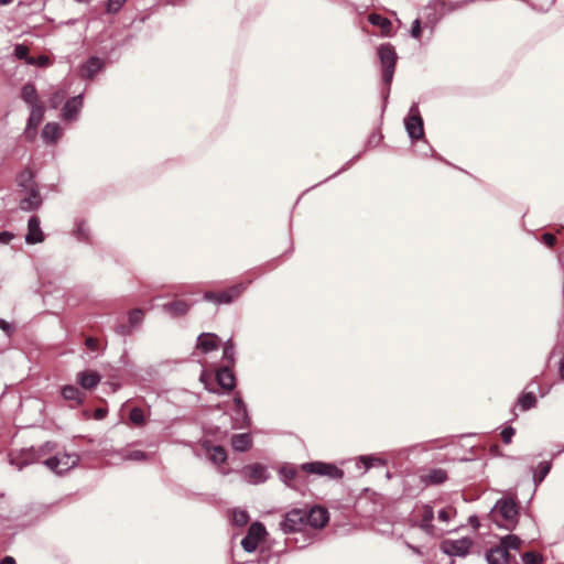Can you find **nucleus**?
<instances>
[{"instance_id":"473e14b6","label":"nucleus","mask_w":564,"mask_h":564,"mask_svg":"<svg viewBox=\"0 0 564 564\" xmlns=\"http://www.w3.org/2000/svg\"><path fill=\"white\" fill-rule=\"evenodd\" d=\"M280 473V477L282 479V481L284 484H286L288 486H292L291 485V481L295 478L296 476V470L293 466H290V465H285V466H282L279 470Z\"/></svg>"},{"instance_id":"4d7b16f0","label":"nucleus","mask_w":564,"mask_h":564,"mask_svg":"<svg viewBox=\"0 0 564 564\" xmlns=\"http://www.w3.org/2000/svg\"><path fill=\"white\" fill-rule=\"evenodd\" d=\"M0 328L4 330L6 333L10 332V324L6 322L4 319H0Z\"/></svg>"},{"instance_id":"09e8293b","label":"nucleus","mask_w":564,"mask_h":564,"mask_svg":"<svg viewBox=\"0 0 564 564\" xmlns=\"http://www.w3.org/2000/svg\"><path fill=\"white\" fill-rule=\"evenodd\" d=\"M234 345L228 341L226 344V346L224 347V358H226L228 361L232 362L234 361Z\"/></svg>"},{"instance_id":"39448f33","label":"nucleus","mask_w":564,"mask_h":564,"mask_svg":"<svg viewBox=\"0 0 564 564\" xmlns=\"http://www.w3.org/2000/svg\"><path fill=\"white\" fill-rule=\"evenodd\" d=\"M79 462V456L75 453H64L51 457L44 462L45 466L55 474H63L74 468Z\"/></svg>"},{"instance_id":"bf43d9fd","label":"nucleus","mask_w":564,"mask_h":564,"mask_svg":"<svg viewBox=\"0 0 564 564\" xmlns=\"http://www.w3.org/2000/svg\"><path fill=\"white\" fill-rule=\"evenodd\" d=\"M469 523L475 528L477 529L479 527V521H478V518L473 516L469 518Z\"/></svg>"},{"instance_id":"f257e3e1","label":"nucleus","mask_w":564,"mask_h":564,"mask_svg":"<svg viewBox=\"0 0 564 564\" xmlns=\"http://www.w3.org/2000/svg\"><path fill=\"white\" fill-rule=\"evenodd\" d=\"M519 511L514 500L502 498L491 508L489 517L497 527L512 530L516 527Z\"/></svg>"},{"instance_id":"c756f323","label":"nucleus","mask_w":564,"mask_h":564,"mask_svg":"<svg viewBox=\"0 0 564 564\" xmlns=\"http://www.w3.org/2000/svg\"><path fill=\"white\" fill-rule=\"evenodd\" d=\"M235 406H236V421L245 423L248 421V413L246 404L239 395L235 397Z\"/></svg>"},{"instance_id":"9b49d317","label":"nucleus","mask_w":564,"mask_h":564,"mask_svg":"<svg viewBox=\"0 0 564 564\" xmlns=\"http://www.w3.org/2000/svg\"><path fill=\"white\" fill-rule=\"evenodd\" d=\"M24 196L20 200V208L22 210H33L41 206L42 197L36 186H31L23 191Z\"/></svg>"},{"instance_id":"f3484780","label":"nucleus","mask_w":564,"mask_h":564,"mask_svg":"<svg viewBox=\"0 0 564 564\" xmlns=\"http://www.w3.org/2000/svg\"><path fill=\"white\" fill-rule=\"evenodd\" d=\"M77 381L83 389L90 390L100 382V376L95 371H82L77 373Z\"/></svg>"},{"instance_id":"e2e57ef3","label":"nucleus","mask_w":564,"mask_h":564,"mask_svg":"<svg viewBox=\"0 0 564 564\" xmlns=\"http://www.w3.org/2000/svg\"><path fill=\"white\" fill-rule=\"evenodd\" d=\"M411 549H412V550H414V551H415V553H420L417 549H415V547H413V546H411Z\"/></svg>"},{"instance_id":"1a4fd4ad","label":"nucleus","mask_w":564,"mask_h":564,"mask_svg":"<svg viewBox=\"0 0 564 564\" xmlns=\"http://www.w3.org/2000/svg\"><path fill=\"white\" fill-rule=\"evenodd\" d=\"M267 534L265 528L260 522H253L249 529L247 535L241 541L242 549L248 552H254L258 547L259 542Z\"/></svg>"},{"instance_id":"49530a36","label":"nucleus","mask_w":564,"mask_h":564,"mask_svg":"<svg viewBox=\"0 0 564 564\" xmlns=\"http://www.w3.org/2000/svg\"><path fill=\"white\" fill-rule=\"evenodd\" d=\"M454 514H455V511H453L451 508H448V509L440 510L437 517L441 521L448 522Z\"/></svg>"},{"instance_id":"20e7f679","label":"nucleus","mask_w":564,"mask_h":564,"mask_svg":"<svg viewBox=\"0 0 564 564\" xmlns=\"http://www.w3.org/2000/svg\"><path fill=\"white\" fill-rule=\"evenodd\" d=\"M405 130L412 140L422 139L424 135L423 119L420 115L419 106L414 102L404 118Z\"/></svg>"},{"instance_id":"c85d7f7f","label":"nucleus","mask_w":564,"mask_h":564,"mask_svg":"<svg viewBox=\"0 0 564 564\" xmlns=\"http://www.w3.org/2000/svg\"><path fill=\"white\" fill-rule=\"evenodd\" d=\"M521 543L522 541L519 536L509 534L500 540L499 545L503 546L505 550L510 553L511 550L518 551L521 547Z\"/></svg>"},{"instance_id":"6ab92c4d","label":"nucleus","mask_w":564,"mask_h":564,"mask_svg":"<svg viewBox=\"0 0 564 564\" xmlns=\"http://www.w3.org/2000/svg\"><path fill=\"white\" fill-rule=\"evenodd\" d=\"M368 21L372 25L379 26L381 29L382 36H387V37L391 36L392 23L389 19H387L380 14H377V13H371L368 17Z\"/></svg>"},{"instance_id":"6e6d98bb","label":"nucleus","mask_w":564,"mask_h":564,"mask_svg":"<svg viewBox=\"0 0 564 564\" xmlns=\"http://www.w3.org/2000/svg\"><path fill=\"white\" fill-rule=\"evenodd\" d=\"M106 413H107V411H106V410H104V409H97V410L95 411V419H97V420H101V419H104V417L106 416Z\"/></svg>"},{"instance_id":"79ce46f5","label":"nucleus","mask_w":564,"mask_h":564,"mask_svg":"<svg viewBox=\"0 0 564 564\" xmlns=\"http://www.w3.org/2000/svg\"><path fill=\"white\" fill-rule=\"evenodd\" d=\"M26 64L45 67V66H48L51 64V61H50V58L47 56L41 55L37 58H34V57L26 58Z\"/></svg>"},{"instance_id":"423d86ee","label":"nucleus","mask_w":564,"mask_h":564,"mask_svg":"<svg viewBox=\"0 0 564 564\" xmlns=\"http://www.w3.org/2000/svg\"><path fill=\"white\" fill-rule=\"evenodd\" d=\"M473 544L474 541L470 538L446 539L440 547L443 553L449 556H466Z\"/></svg>"},{"instance_id":"603ef678","label":"nucleus","mask_w":564,"mask_h":564,"mask_svg":"<svg viewBox=\"0 0 564 564\" xmlns=\"http://www.w3.org/2000/svg\"><path fill=\"white\" fill-rule=\"evenodd\" d=\"M542 241H543L546 246H549V247H553V246H554V243H555V241H556V238H555V236H554V235H552V234H547V232H546V234H544V235L542 236Z\"/></svg>"},{"instance_id":"5fc2aeb1","label":"nucleus","mask_w":564,"mask_h":564,"mask_svg":"<svg viewBox=\"0 0 564 564\" xmlns=\"http://www.w3.org/2000/svg\"><path fill=\"white\" fill-rule=\"evenodd\" d=\"M86 346L91 349V350H96L97 349V346H98V341L97 339L93 338V337H88L86 339Z\"/></svg>"},{"instance_id":"4c0bfd02","label":"nucleus","mask_w":564,"mask_h":564,"mask_svg":"<svg viewBox=\"0 0 564 564\" xmlns=\"http://www.w3.org/2000/svg\"><path fill=\"white\" fill-rule=\"evenodd\" d=\"M446 473L442 469H434L427 475V480L431 484H442L446 480Z\"/></svg>"},{"instance_id":"393cba45","label":"nucleus","mask_w":564,"mask_h":564,"mask_svg":"<svg viewBox=\"0 0 564 564\" xmlns=\"http://www.w3.org/2000/svg\"><path fill=\"white\" fill-rule=\"evenodd\" d=\"M189 305L184 301H175L163 305V310L172 316H181L187 313Z\"/></svg>"},{"instance_id":"4be33fe9","label":"nucleus","mask_w":564,"mask_h":564,"mask_svg":"<svg viewBox=\"0 0 564 564\" xmlns=\"http://www.w3.org/2000/svg\"><path fill=\"white\" fill-rule=\"evenodd\" d=\"M252 443L251 436L248 433L235 434L231 437V446L237 452H246L250 448Z\"/></svg>"},{"instance_id":"5701e85b","label":"nucleus","mask_w":564,"mask_h":564,"mask_svg":"<svg viewBox=\"0 0 564 564\" xmlns=\"http://www.w3.org/2000/svg\"><path fill=\"white\" fill-rule=\"evenodd\" d=\"M102 61L98 57H90L82 68V76L93 78L102 68Z\"/></svg>"},{"instance_id":"58836bf2","label":"nucleus","mask_w":564,"mask_h":564,"mask_svg":"<svg viewBox=\"0 0 564 564\" xmlns=\"http://www.w3.org/2000/svg\"><path fill=\"white\" fill-rule=\"evenodd\" d=\"M523 564H540L543 562V556L535 552H525L522 555Z\"/></svg>"},{"instance_id":"a18cd8bd","label":"nucleus","mask_w":564,"mask_h":564,"mask_svg":"<svg viewBox=\"0 0 564 564\" xmlns=\"http://www.w3.org/2000/svg\"><path fill=\"white\" fill-rule=\"evenodd\" d=\"M422 35L421 21L419 19L414 20L411 26V36L413 39L419 40Z\"/></svg>"},{"instance_id":"9d476101","label":"nucleus","mask_w":564,"mask_h":564,"mask_svg":"<svg viewBox=\"0 0 564 564\" xmlns=\"http://www.w3.org/2000/svg\"><path fill=\"white\" fill-rule=\"evenodd\" d=\"M306 511L301 509L291 510L285 514L284 520L281 522L280 527L284 533L297 532L301 531L303 525L306 522Z\"/></svg>"},{"instance_id":"a19ab883","label":"nucleus","mask_w":564,"mask_h":564,"mask_svg":"<svg viewBox=\"0 0 564 564\" xmlns=\"http://www.w3.org/2000/svg\"><path fill=\"white\" fill-rule=\"evenodd\" d=\"M14 56L18 59H24L26 62V58H31L29 56V47L24 44H17L14 47Z\"/></svg>"},{"instance_id":"b1692460","label":"nucleus","mask_w":564,"mask_h":564,"mask_svg":"<svg viewBox=\"0 0 564 564\" xmlns=\"http://www.w3.org/2000/svg\"><path fill=\"white\" fill-rule=\"evenodd\" d=\"M21 97L30 107L34 105H42L39 101L35 86L31 83H28L22 87Z\"/></svg>"},{"instance_id":"0eeeda50","label":"nucleus","mask_w":564,"mask_h":564,"mask_svg":"<svg viewBox=\"0 0 564 564\" xmlns=\"http://www.w3.org/2000/svg\"><path fill=\"white\" fill-rule=\"evenodd\" d=\"M246 290V284L239 283L235 284L226 291L215 293V292H206L204 294V300L208 302H214L216 304H229L236 299L240 296V294Z\"/></svg>"},{"instance_id":"7ed1b4c3","label":"nucleus","mask_w":564,"mask_h":564,"mask_svg":"<svg viewBox=\"0 0 564 564\" xmlns=\"http://www.w3.org/2000/svg\"><path fill=\"white\" fill-rule=\"evenodd\" d=\"M301 470L314 474L317 476H324L329 479H341L344 476V471L338 468L336 465L324 462H311L304 463L300 466Z\"/></svg>"},{"instance_id":"bb28decb","label":"nucleus","mask_w":564,"mask_h":564,"mask_svg":"<svg viewBox=\"0 0 564 564\" xmlns=\"http://www.w3.org/2000/svg\"><path fill=\"white\" fill-rule=\"evenodd\" d=\"M62 395L67 401H74L76 405L83 403V394L75 386H65L62 389Z\"/></svg>"},{"instance_id":"f8f14e48","label":"nucleus","mask_w":564,"mask_h":564,"mask_svg":"<svg viewBox=\"0 0 564 564\" xmlns=\"http://www.w3.org/2000/svg\"><path fill=\"white\" fill-rule=\"evenodd\" d=\"M486 558L488 564H517L516 557L500 545L491 549L487 553Z\"/></svg>"},{"instance_id":"aec40b11","label":"nucleus","mask_w":564,"mask_h":564,"mask_svg":"<svg viewBox=\"0 0 564 564\" xmlns=\"http://www.w3.org/2000/svg\"><path fill=\"white\" fill-rule=\"evenodd\" d=\"M62 134L61 127L55 122H48L42 130V138L47 143H55Z\"/></svg>"},{"instance_id":"864d4df0","label":"nucleus","mask_w":564,"mask_h":564,"mask_svg":"<svg viewBox=\"0 0 564 564\" xmlns=\"http://www.w3.org/2000/svg\"><path fill=\"white\" fill-rule=\"evenodd\" d=\"M13 239V235L9 231L0 232V243L8 245Z\"/></svg>"},{"instance_id":"37998d69","label":"nucleus","mask_w":564,"mask_h":564,"mask_svg":"<svg viewBox=\"0 0 564 564\" xmlns=\"http://www.w3.org/2000/svg\"><path fill=\"white\" fill-rule=\"evenodd\" d=\"M127 0H108L106 10L108 13L118 12Z\"/></svg>"},{"instance_id":"4468645a","label":"nucleus","mask_w":564,"mask_h":564,"mask_svg":"<svg viewBox=\"0 0 564 564\" xmlns=\"http://www.w3.org/2000/svg\"><path fill=\"white\" fill-rule=\"evenodd\" d=\"M30 117L28 120V126L25 129V133L29 138H33L36 131V128L41 123L44 117V107L43 105H34L30 107Z\"/></svg>"},{"instance_id":"2f4dec72","label":"nucleus","mask_w":564,"mask_h":564,"mask_svg":"<svg viewBox=\"0 0 564 564\" xmlns=\"http://www.w3.org/2000/svg\"><path fill=\"white\" fill-rule=\"evenodd\" d=\"M551 470V463L542 462L538 466L536 473L533 475V481L535 486H539Z\"/></svg>"},{"instance_id":"de8ad7c7","label":"nucleus","mask_w":564,"mask_h":564,"mask_svg":"<svg viewBox=\"0 0 564 564\" xmlns=\"http://www.w3.org/2000/svg\"><path fill=\"white\" fill-rule=\"evenodd\" d=\"M516 431L513 427L509 426V427H506L502 432H501V437H502V441L506 443V444H509L511 443V440L514 435Z\"/></svg>"},{"instance_id":"8fccbe9b","label":"nucleus","mask_w":564,"mask_h":564,"mask_svg":"<svg viewBox=\"0 0 564 564\" xmlns=\"http://www.w3.org/2000/svg\"><path fill=\"white\" fill-rule=\"evenodd\" d=\"M76 234L80 239L88 238V229L86 228V225L84 223H79L77 225Z\"/></svg>"},{"instance_id":"680f3d73","label":"nucleus","mask_w":564,"mask_h":564,"mask_svg":"<svg viewBox=\"0 0 564 564\" xmlns=\"http://www.w3.org/2000/svg\"><path fill=\"white\" fill-rule=\"evenodd\" d=\"M561 375H562V378L564 379V360L561 364Z\"/></svg>"},{"instance_id":"412c9836","label":"nucleus","mask_w":564,"mask_h":564,"mask_svg":"<svg viewBox=\"0 0 564 564\" xmlns=\"http://www.w3.org/2000/svg\"><path fill=\"white\" fill-rule=\"evenodd\" d=\"M217 336L214 334H202L197 339V348L204 352L217 349Z\"/></svg>"},{"instance_id":"f03ea898","label":"nucleus","mask_w":564,"mask_h":564,"mask_svg":"<svg viewBox=\"0 0 564 564\" xmlns=\"http://www.w3.org/2000/svg\"><path fill=\"white\" fill-rule=\"evenodd\" d=\"M378 56L382 66V80L387 86H389L393 79L398 58L395 50L389 43L381 44L378 47Z\"/></svg>"},{"instance_id":"c03bdc74","label":"nucleus","mask_w":564,"mask_h":564,"mask_svg":"<svg viewBox=\"0 0 564 564\" xmlns=\"http://www.w3.org/2000/svg\"><path fill=\"white\" fill-rule=\"evenodd\" d=\"M65 96H66L65 90H57L56 93H54L51 98V106L53 108H57L58 105L64 100Z\"/></svg>"},{"instance_id":"cd10ccee","label":"nucleus","mask_w":564,"mask_h":564,"mask_svg":"<svg viewBox=\"0 0 564 564\" xmlns=\"http://www.w3.org/2000/svg\"><path fill=\"white\" fill-rule=\"evenodd\" d=\"M375 465L383 466L386 465V462L382 458L372 455H362L357 460V466H362L365 471Z\"/></svg>"},{"instance_id":"7c9ffc66","label":"nucleus","mask_w":564,"mask_h":564,"mask_svg":"<svg viewBox=\"0 0 564 564\" xmlns=\"http://www.w3.org/2000/svg\"><path fill=\"white\" fill-rule=\"evenodd\" d=\"M18 185L22 187V191L36 186L33 183V174L30 170L22 171L17 177Z\"/></svg>"},{"instance_id":"72a5a7b5","label":"nucleus","mask_w":564,"mask_h":564,"mask_svg":"<svg viewBox=\"0 0 564 564\" xmlns=\"http://www.w3.org/2000/svg\"><path fill=\"white\" fill-rule=\"evenodd\" d=\"M535 403H536V399H535L534 394L531 392L522 394L518 401V404L520 405V408L523 411L534 408Z\"/></svg>"},{"instance_id":"f704fd0d","label":"nucleus","mask_w":564,"mask_h":564,"mask_svg":"<svg viewBox=\"0 0 564 564\" xmlns=\"http://www.w3.org/2000/svg\"><path fill=\"white\" fill-rule=\"evenodd\" d=\"M433 518H434L433 509L430 507H425L423 510V513H422V528L426 532H431L433 529V525L431 523Z\"/></svg>"},{"instance_id":"13d9d810","label":"nucleus","mask_w":564,"mask_h":564,"mask_svg":"<svg viewBox=\"0 0 564 564\" xmlns=\"http://www.w3.org/2000/svg\"><path fill=\"white\" fill-rule=\"evenodd\" d=\"M0 564H17L12 556H6L1 560Z\"/></svg>"},{"instance_id":"ea45409f","label":"nucleus","mask_w":564,"mask_h":564,"mask_svg":"<svg viewBox=\"0 0 564 564\" xmlns=\"http://www.w3.org/2000/svg\"><path fill=\"white\" fill-rule=\"evenodd\" d=\"M143 321V312L140 308H134L129 313V323L131 326H138Z\"/></svg>"},{"instance_id":"c9c22d12","label":"nucleus","mask_w":564,"mask_h":564,"mask_svg":"<svg viewBox=\"0 0 564 564\" xmlns=\"http://www.w3.org/2000/svg\"><path fill=\"white\" fill-rule=\"evenodd\" d=\"M129 417L134 425L141 426L145 423V413L140 408H133L130 411Z\"/></svg>"},{"instance_id":"a211bd4d","label":"nucleus","mask_w":564,"mask_h":564,"mask_svg":"<svg viewBox=\"0 0 564 564\" xmlns=\"http://www.w3.org/2000/svg\"><path fill=\"white\" fill-rule=\"evenodd\" d=\"M216 379L218 384L226 390H232L235 388V376L227 367H223L217 371Z\"/></svg>"},{"instance_id":"ddd939ff","label":"nucleus","mask_w":564,"mask_h":564,"mask_svg":"<svg viewBox=\"0 0 564 564\" xmlns=\"http://www.w3.org/2000/svg\"><path fill=\"white\" fill-rule=\"evenodd\" d=\"M83 107V95L68 99L62 110V117L66 121H75L78 118Z\"/></svg>"},{"instance_id":"6e6552de","label":"nucleus","mask_w":564,"mask_h":564,"mask_svg":"<svg viewBox=\"0 0 564 564\" xmlns=\"http://www.w3.org/2000/svg\"><path fill=\"white\" fill-rule=\"evenodd\" d=\"M240 474L242 478L250 485L263 484L270 477L267 467L259 463L246 465L240 470Z\"/></svg>"},{"instance_id":"3c124183","label":"nucleus","mask_w":564,"mask_h":564,"mask_svg":"<svg viewBox=\"0 0 564 564\" xmlns=\"http://www.w3.org/2000/svg\"><path fill=\"white\" fill-rule=\"evenodd\" d=\"M145 457H147L145 453H143L141 451H132L127 456V459H130V460H143V459H145Z\"/></svg>"},{"instance_id":"052dcab7","label":"nucleus","mask_w":564,"mask_h":564,"mask_svg":"<svg viewBox=\"0 0 564 564\" xmlns=\"http://www.w3.org/2000/svg\"><path fill=\"white\" fill-rule=\"evenodd\" d=\"M13 0H0V4L1 6H7L9 3H11Z\"/></svg>"},{"instance_id":"2eb2a0df","label":"nucleus","mask_w":564,"mask_h":564,"mask_svg":"<svg viewBox=\"0 0 564 564\" xmlns=\"http://www.w3.org/2000/svg\"><path fill=\"white\" fill-rule=\"evenodd\" d=\"M44 240V235L40 227V220L36 216H32L28 221V232L25 235V242L29 245H34L42 242Z\"/></svg>"},{"instance_id":"dca6fc26","label":"nucleus","mask_w":564,"mask_h":564,"mask_svg":"<svg viewBox=\"0 0 564 564\" xmlns=\"http://www.w3.org/2000/svg\"><path fill=\"white\" fill-rule=\"evenodd\" d=\"M306 522L316 529L323 528L328 521V512L322 507H314L306 512Z\"/></svg>"},{"instance_id":"e433bc0d","label":"nucleus","mask_w":564,"mask_h":564,"mask_svg":"<svg viewBox=\"0 0 564 564\" xmlns=\"http://www.w3.org/2000/svg\"><path fill=\"white\" fill-rule=\"evenodd\" d=\"M232 521L238 527H243L249 521V516L246 510L235 509L232 511Z\"/></svg>"},{"instance_id":"a878e982","label":"nucleus","mask_w":564,"mask_h":564,"mask_svg":"<svg viewBox=\"0 0 564 564\" xmlns=\"http://www.w3.org/2000/svg\"><path fill=\"white\" fill-rule=\"evenodd\" d=\"M206 451L208 453L209 459L214 464H223L227 459V454L224 447L216 445V446H209L207 443H205Z\"/></svg>"}]
</instances>
